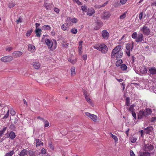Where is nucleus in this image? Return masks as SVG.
<instances>
[{"label": "nucleus", "instance_id": "c85d7f7f", "mask_svg": "<svg viewBox=\"0 0 156 156\" xmlns=\"http://www.w3.org/2000/svg\"><path fill=\"white\" fill-rule=\"evenodd\" d=\"M71 76H74L76 74L75 67H72L71 68Z\"/></svg>", "mask_w": 156, "mask_h": 156}, {"label": "nucleus", "instance_id": "a19ab883", "mask_svg": "<svg viewBox=\"0 0 156 156\" xmlns=\"http://www.w3.org/2000/svg\"><path fill=\"white\" fill-rule=\"evenodd\" d=\"M112 137L114 140L115 142H117L118 140V139L117 137L115 135H114L113 134L111 133H110Z\"/></svg>", "mask_w": 156, "mask_h": 156}, {"label": "nucleus", "instance_id": "473e14b6", "mask_svg": "<svg viewBox=\"0 0 156 156\" xmlns=\"http://www.w3.org/2000/svg\"><path fill=\"white\" fill-rule=\"evenodd\" d=\"M150 152H148L147 151H145L142 153L140 155V156H150Z\"/></svg>", "mask_w": 156, "mask_h": 156}, {"label": "nucleus", "instance_id": "6e6d98bb", "mask_svg": "<svg viewBox=\"0 0 156 156\" xmlns=\"http://www.w3.org/2000/svg\"><path fill=\"white\" fill-rule=\"evenodd\" d=\"M131 113H132V115L133 116V117L134 118V119H136V114L135 112H134V111L132 112H131Z\"/></svg>", "mask_w": 156, "mask_h": 156}, {"label": "nucleus", "instance_id": "37998d69", "mask_svg": "<svg viewBox=\"0 0 156 156\" xmlns=\"http://www.w3.org/2000/svg\"><path fill=\"white\" fill-rule=\"evenodd\" d=\"M32 32V30H28L26 34V36L27 37H29L30 36Z\"/></svg>", "mask_w": 156, "mask_h": 156}, {"label": "nucleus", "instance_id": "6ab92c4d", "mask_svg": "<svg viewBox=\"0 0 156 156\" xmlns=\"http://www.w3.org/2000/svg\"><path fill=\"white\" fill-rule=\"evenodd\" d=\"M149 71L151 74L153 75L156 74V69L154 67H151L150 68Z\"/></svg>", "mask_w": 156, "mask_h": 156}, {"label": "nucleus", "instance_id": "bf43d9fd", "mask_svg": "<svg viewBox=\"0 0 156 156\" xmlns=\"http://www.w3.org/2000/svg\"><path fill=\"white\" fill-rule=\"evenodd\" d=\"M16 21L17 22V23L18 24L19 23H21L22 22V18L20 17H19L18 20H17Z\"/></svg>", "mask_w": 156, "mask_h": 156}, {"label": "nucleus", "instance_id": "ea45409f", "mask_svg": "<svg viewBox=\"0 0 156 156\" xmlns=\"http://www.w3.org/2000/svg\"><path fill=\"white\" fill-rule=\"evenodd\" d=\"M127 12H124L123 14L119 16V18L120 19H123L126 17V14Z\"/></svg>", "mask_w": 156, "mask_h": 156}, {"label": "nucleus", "instance_id": "4c0bfd02", "mask_svg": "<svg viewBox=\"0 0 156 156\" xmlns=\"http://www.w3.org/2000/svg\"><path fill=\"white\" fill-rule=\"evenodd\" d=\"M43 122L44 124V126L45 127H47L49 126V123L47 120L44 119Z\"/></svg>", "mask_w": 156, "mask_h": 156}, {"label": "nucleus", "instance_id": "c9c22d12", "mask_svg": "<svg viewBox=\"0 0 156 156\" xmlns=\"http://www.w3.org/2000/svg\"><path fill=\"white\" fill-rule=\"evenodd\" d=\"M71 32L73 34H76L77 33V30L75 28L72 29L70 30Z\"/></svg>", "mask_w": 156, "mask_h": 156}, {"label": "nucleus", "instance_id": "9b49d317", "mask_svg": "<svg viewBox=\"0 0 156 156\" xmlns=\"http://www.w3.org/2000/svg\"><path fill=\"white\" fill-rule=\"evenodd\" d=\"M23 54L22 51H15L12 53V56L14 58H17L21 56Z\"/></svg>", "mask_w": 156, "mask_h": 156}, {"label": "nucleus", "instance_id": "4468645a", "mask_svg": "<svg viewBox=\"0 0 156 156\" xmlns=\"http://www.w3.org/2000/svg\"><path fill=\"white\" fill-rule=\"evenodd\" d=\"M144 111H140L138 115V118L139 119H142L143 116H146V114H145Z\"/></svg>", "mask_w": 156, "mask_h": 156}, {"label": "nucleus", "instance_id": "58836bf2", "mask_svg": "<svg viewBox=\"0 0 156 156\" xmlns=\"http://www.w3.org/2000/svg\"><path fill=\"white\" fill-rule=\"evenodd\" d=\"M7 127H5L2 130L0 131V136H2V135L4 133L5 131L6 130Z\"/></svg>", "mask_w": 156, "mask_h": 156}, {"label": "nucleus", "instance_id": "1a4fd4ad", "mask_svg": "<svg viewBox=\"0 0 156 156\" xmlns=\"http://www.w3.org/2000/svg\"><path fill=\"white\" fill-rule=\"evenodd\" d=\"M13 57L11 56H3L1 59V61L3 62H6L11 61L13 59Z\"/></svg>", "mask_w": 156, "mask_h": 156}, {"label": "nucleus", "instance_id": "603ef678", "mask_svg": "<svg viewBox=\"0 0 156 156\" xmlns=\"http://www.w3.org/2000/svg\"><path fill=\"white\" fill-rule=\"evenodd\" d=\"M69 45V44L68 43H65V42L62 44V45L63 47L64 48H67Z\"/></svg>", "mask_w": 156, "mask_h": 156}, {"label": "nucleus", "instance_id": "774afa93", "mask_svg": "<svg viewBox=\"0 0 156 156\" xmlns=\"http://www.w3.org/2000/svg\"><path fill=\"white\" fill-rule=\"evenodd\" d=\"M130 156H135V155L132 151H130Z\"/></svg>", "mask_w": 156, "mask_h": 156}, {"label": "nucleus", "instance_id": "cd10ccee", "mask_svg": "<svg viewBox=\"0 0 156 156\" xmlns=\"http://www.w3.org/2000/svg\"><path fill=\"white\" fill-rule=\"evenodd\" d=\"M123 53L122 51L120 50L117 54L116 58H121L122 55Z\"/></svg>", "mask_w": 156, "mask_h": 156}, {"label": "nucleus", "instance_id": "a18cd8bd", "mask_svg": "<svg viewBox=\"0 0 156 156\" xmlns=\"http://www.w3.org/2000/svg\"><path fill=\"white\" fill-rule=\"evenodd\" d=\"M15 5V3L13 2L9 3L8 5V6L9 8H11L13 7Z\"/></svg>", "mask_w": 156, "mask_h": 156}, {"label": "nucleus", "instance_id": "5fc2aeb1", "mask_svg": "<svg viewBox=\"0 0 156 156\" xmlns=\"http://www.w3.org/2000/svg\"><path fill=\"white\" fill-rule=\"evenodd\" d=\"M127 0H120V2L122 5L125 4L127 2Z\"/></svg>", "mask_w": 156, "mask_h": 156}, {"label": "nucleus", "instance_id": "5701e85b", "mask_svg": "<svg viewBox=\"0 0 156 156\" xmlns=\"http://www.w3.org/2000/svg\"><path fill=\"white\" fill-rule=\"evenodd\" d=\"M41 31L42 30L40 28L36 29L35 32L36 34V36L37 37H40L41 34Z\"/></svg>", "mask_w": 156, "mask_h": 156}, {"label": "nucleus", "instance_id": "0eeeda50", "mask_svg": "<svg viewBox=\"0 0 156 156\" xmlns=\"http://www.w3.org/2000/svg\"><path fill=\"white\" fill-rule=\"evenodd\" d=\"M111 16V14L108 12H104L101 14V18L104 20H107Z\"/></svg>", "mask_w": 156, "mask_h": 156}, {"label": "nucleus", "instance_id": "2eb2a0df", "mask_svg": "<svg viewBox=\"0 0 156 156\" xmlns=\"http://www.w3.org/2000/svg\"><path fill=\"white\" fill-rule=\"evenodd\" d=\"M95 11L94 9L90 8L89 9L87 12V15L89 16H91L95 13Z\"/></svg>", "mask_w": 156, "mask_h": 156}, {"label": "nucleus", "instance_id": "6e6552de", "mask_svg": "<svg viewBox=\"0 0 156 156\" xmlns=\"http://www.w3.org/2000/svg\"><path fill=\"white\" fill-rule=\"evenodd\" d=\"M121 46L120 45H118L115 47L112 50L111 56L112 58H113L115 57V55L116 53L117 54L118 51H120L121 49Z\"/></svg>", "mask_w": 156, "mask_h": 156}, {"label": "nucleus", "instance_id": "39448f33", "mask_svg": "<svg viewBox=\"0 0 156 156\" xmlns=\"http://www.w3.org/2000/svg\"><path fill=\"white\" fill-rule=\"evenodd\" d=\"M154 149V147L151 144H146L145 141L144 142V145L143 147V150L145 151H147L150 152L151 151Z\"/></svg>", "mask_w": 156, "mask_h": 156}, {"label": "nucleus", "instance_id": "f3484780", "mask_svg": "<svg viewBox=\"0 0 156 156\" xmlns=\"http://www.w3.org/2000/svg\"><path fill=\"white\" fill-rule=\"evenodd\" d=\"M51 29V27L50 26L47 25L43 26L42 27V29L44 30H50Z\"/></svg>", "mask_w": 156, "mask_h": 156}, {"label": "nucleus", "instance_id": "dca6fc26", "mask_svg": "<svg viewBox=\"0 0 156 156\" xmlns=\"http://www.w3.org/2000/svg\"><path fill=\"white\" fill-rule=\"evenodd\" d=\"M147 69L145 67H141L140 70V74H146L147 72Z\"/></svg>", "mask_w": 156, "mask_h": 156}, {"label": "nucleus", "instance_id": "f257e3e1", "mask_svg": "<svg viewBox=\"0 0 156 156\" xmlns=\"http://www.w3.org/2000/svg\"><path fill=\"white\" fill-rule=\"evenodd\" d=\"M93 48L95 49L101 51L103 53H106L108 51V48L106 45L102 43L100 44H96L94 46Z\"/></svg>", "mask_w": 156, "mask_h": 156}, {"label": "nucleus", "instance_id": "7ed1b4c3", "mask_svg": "<svg viewBox=\"0 0 156 156\" xmlns=\"http://www.w3.org/2000/svg\"><path fill=\"white\" fill-rule=\"evenodd\" d=\"M45 42L51 51L55 50L56 48L57 43L55 41L53 42L51 40L47 39L45 40Z\"/></svg>", "mask_w": 156, "mask_h": 156}, {"label": "nucleus", "instance_id": "ddd939ff", "mask_svg": "<svg viewBox=\"0 0 156 156\" xmlns=\"http://www.w3.org/2000/svg\"><path fill=\"white\" fill-rule=\"evenodd\" d=\"M28 49L31 52H33L35 51V47L33 45L29 44L28 45Z\"/></svg>", "mask_w": 156, "mask_h": 156}, {"label": "nucleus", "instance_id": "f704fd0d", "mask_svg": "<svg viewBox=\"0 0 156 156\" xmlns=\"http://www.w3.org/2000/svg\"><path fill=\"white\" fill-rule=\"evenodd\" d=\"M120 68L122 70H125L127 69V67L125 64H122L121 65Z\"/></svg>", "mask_w": 156, "mask_h": 156}, {"label": "nucleus", "instance_id": "393cba45", "mask_svg": "<svg viewBox=\"0 0 156 156\" xmlns=\"http://www.w3.org/2000/svg\"><path fill=\"white\" fill-rule=\"evenodd\" d=\"M144 111L145 112V114H146V116L151 115L152 112L151 109L149 108H146L145 110Z\"/></svg>", "mask_w": 156, "mask_h": 156}, {"label": "nucleus", "instance_id": "2f4dec72", "mask_svg": "<svg viewBox=\"0 0 156 156\" xmlns=\"http://www.w3.org/2000/svg\"><path fill=\"white\" fill-rule=\"evenodd\" d=\"M83 41H80L79 43V47L78 49L79 50L81 51L82 50V44H83Z\"/></svg>", "mask_w": 156, "mask_h": 156}, {"label": "nucleus", "instance_id": "de8ad7c7", "mask_svg": "<svg viewBox=\"0 0 156 156\" xmlns=\"http://www.w3.org/2000/svg\"><path fill=\"white\" fill-rule=\"evenodd\" d=\"M9 109H8V111L7 112V113H6V114L3 117V119H6L9 116Z\"/></svg>", "mask_w": 156, "mask_h": 156}, {"label": "nucleus", "instance_id": "0e129e2a", "mask_svg": "<svg viewBox=\"0 0 156 156\" xmlns=\"http://www.w3.org/2000/svg\"><path fill=\"white\" fill-rule=\"evenodd\" d=\"M78 5H82V3L79 1V0H73Z\"/></svg>", "mask_w": 156, "mask_h": 156}, {"label": "nucleus", "instance_id": "f03ea898", "mask_svg": "<svg viewBox=\"0 0 156 156\" xmlns=\"http://www.w3.org/2000/svg\"><path fill=\"white\" fill-rule=\"evenodd\" d=\"M132 37L135 39V41L137 42L144 41V37L143 34L141 33L138 34L136 32H134L132 35Z\"/></svg>", "mask_w": 156, "mask_h": 156}, {"label": "nucleus", "instance_id": "7c9ffc66", "mask_svg": "<svg viewBox=\"0 0 156 156\" xmlns=\"http://www.w3.org/2000/svg\"><path fill=\"white\" fill-rule=\"evenodd\" d=\"M126 105L129 106L130 105V99L129 97H127L126 98Z\"/></svg>", "mask_w": 156, "mask_h": 156}, {"label": "nucleus", "instance_id": "864d4df0", "mask_svg": "<svg viewBox=\"0 0 156 156\" xmlns=\"http://www.w3.org/2000/svg\"><path fill=\"white\" fill-rule=\"evenodd\" d=\"M9 128L11 130H14L16 128L15 125L13 124L10 125L9 126Z\"/></svg>", "mask_w": 156, "mask_h": 156}, {"label": "nucleus", "instance_id": "aec40b11", "mask_svg": "<svg viewBox=\"0 0 156 156\" xmlns=\"http://www.w3.org/2000/svg\"><path fill=\"white\" fill-rule=\"evenodd\" d=\"M27 151L25 149H23L19 154L20 156H25L27 154Z\"/></svg>", "mask_w": 156, "mask_h": 156}, {"label": "nucleus", "instance_id": "f8f14e48", "mask_svg": "<svg viewBox=\"0 0 156 156\" xmlns=\"http://www.w3.org/2000/svg\"><path fill=\"white\" fill-rule=\"evenodd\" d=\"M34 67L35 69H39L41 66V64L38 62H35L33 63Z\"/></svg>", "mask_w": 156, "mask_h": 156}, {"label": "nucleus", "instance_id": "4d7b16f0", "mask_svg": "<svg viewBox=\"0 0 156 156\" xmlns=\"http://www.w3.org/2000/svg\"><path fill=\"white\" fill-rule=\"evenodd\" d=\"M12 47H9L7 48H6L5 50L6 51H7L8 52L10 51H11L12 49Z\"/></svg>", "mask_w": 156, "mask_h": 156}, {"label": "nucleus", "instance_id": "c03bdc74", "mask_svg": "<svg viewBox=\"0 0 156 156\" xmlns=\"http://www.w3.org/2000/svg\"><path fill=\"white\" fill-rule=\"evenodd\" d=\"M87 7L85 5H83L81 6V9L82 11L85 12H87Z\"/></svg>", "mask_w": 156, "mask_h": 156}, {"label": "nucleus", "instance_id": "e2e57ef3", "mask_svg": "<svg viewBox=\"0 0 156 156\" xmlns=\"http://www.w3.org/2000/svg\"><path fill=\"white\" fill-rule=\"evenodd\" d=\"M46 151L45 149H44V148H42L41 149V153L42 154H45L46 153Z\"/></svg>", "mask_w": 156, "mask_h": 156}, {"label": "nucleus", "instance_id": "423d86ee", "mask_svg": "<svg viewBox=\"0 0 156 156\" xmlns=\"http://www.w3.org/2000/svg\"><path fill=\"white\" fill-rule=\"evenodd\" d=\"M140 30L146 35H148L150 33V29L147 27L144 26L140 28Z\"/></svg>", "mask_w": 156, "mask_h": 156}, {"label": "nucleus", "instance_id": "20e7f679", "mask_svg": "<svg viewBox=\"0 0 156 156\" xmlns=\"http://www.w3.org/2000/svg\"><path fill=\"white\" fill-rule=\"evenodd\" d=\"M134 42L132 41L131 43H128L126 44V52L127 55L129 56L130 55V52L133 48Z\"/></svg>", "mask_w": 156, "mask_h": 156}, {"label": "nucleus", "instance_id": "79ce46f5", "mask_svg": "<svg viewBox=\"0 0 156 156\" xmlns=\"http://www.w3.org/2000/svg\"><path fill=\"white\" fill-rule=\"evenodd\" d=\"M68 61L73 64H74L76 62V60L75 59H73L70 58L68 59Z\"/></svg>", "mask_w": 156, "mask_h": 156}, {"label": "nucleus", "instance_id": "a211bd4d", "mask_svg": "<svg viewBox=\"0 0 156 156\" xmlns=\"http://www.w3.org/2000/svg\"><path fill=\"white\" fill-rule=\"evenodd\" d=\"M61 28L63 31L67 30L69 28L68 24L64 23L61 26Z\"/></svg>", "mask_w": 156, "mask_h": 156}, {"label": "nucleus", "instance_id": "b1692460", "mask_svg": "<svg viewBox=\"0 0 156 156\" xmlns=\"http://www.w3.org/2000/svg\"><path fill=\"white\" fill-rule=\"evenodd\" d=\"M36 147H38L40 146H43V143L40 140L37 139L36 140Z\"/></svg>", "mask_w": 156, "mask_h": 156}, {"label": "nucleus", "instance_id": "9d476101", "mask_svg": "<svg viewBox=\"0 0 156 156\" xmlns=\"http://www.w3.org/2000/svg\"><path fill=\"white\" fill-rule=\"evenodd\" d=\"M101 34L103 37L105 39H107L109 37V34L106 30L102 31Z\"/></svg>", "mask_w": 156, "mask_h": 156}, {"label": "nucleus", "instance_id": "8fccbe9b", "mask_svg": "<svg viewBox=\"0 0 156 156\" xmlns=\"http://www.w3.org/2000/svg\"><path fill=\"white\" fill-rule=\"evenodd\" d=\"M85 115L86 116L90 118L91 116L93 114H90V113L88 112H85Z\"/></svg>", "mask_w": 156, "mask_h": 156}, {"label": "nucleus", "instance_id": "4be33fe9", "mask_svg": "<svg viewBox=\"0 0 156 156\" xmlns=\"http://www.w3.org/2000/svg\"><path fill=\"white\" fill-rule=\"evenodd\" d=\"M153 129V128L152 126H149L147 127L145 129V131L146 133H149Z\"/></svg>", "mask_w": 156, "mask_h": 156}, {"label": "nucleus", "instance_id": "052dcab7", "mask_svg": "<svg viewBox=\"0 0 156 156\" xmlns=\"http://www.w3.org/2000/svg\"><path fill=\"white\" fill-rule=\"evenodd\" d=\"M136 140L137 139L136 137H132L131 139V141L132 143H134L136 141Z\"/></svg>", "mask_w": 156, "mask_h": 156}, {"label": "nucleus", "instance_id": "3c124183", "mask_svg": "<svg viewBox=\"0 0 156 156\" xmlns=\"http://www.w3.org/2000/svg\"><path fill=\"white\" fill-rule=\"evenodd\" d=\"M10 113L12 116H13L15 115L16 112L12 108L11 110H10Z\"/></svg>", "mask_w": 156, "mask_h": 156}, {"label": "nucleus", "instance_id": "bb28decb", "mask_svg": "<svg viewBox=\"0 0 156 156\" xmlns=\"http://www.w3.org/2000/svg\"><path fill=\"white\" fill-rule=\"evenodd\" d=\"M90 119L93 121L96 122L98 120V117L97 115L93 114Z\"/></svg>", "mask_w": 156, "mask_h": 156}, {"label": "nucleus", "instance_id": "13d9d810", "mask_svg": "<svg viewBox=\"0 0 156 156\" xmlns=\"http://www.w3.org/2000/svg\"><path fill=\"white\" fill-rule=\"evenodd\" d=\"M29 154L30 156H35L34 153L32 151H29Z\"/></svg>", "mask_w": 156, "mask_h": 156}, {"label": "nucleus", "instance_id": "680f3d73", "mask_svg": "<svg viewBox=\"0 0 156 156\" xmlns=\"http://www.w3.org/2000/svg\"><path fill=\"white\" fill-rule=\"evenodd\" d=\"M82 58L84 60H86L87 59V55L86 54L83 55L82 56Z\"/></svg>", "mask_w": 156, "mask_h": 156}, {"label": "nucleus", "instance_id": "a878e982", "mask_svg": "<svg viewBox=\"0 0 156 156\" xmlns=\"http://www.w3.org/2000/svg\"><path fill=\"white\" fill-rule=\"evenodd\" d=\"M9 137L12 139H14L16 136L15 133L13 131H11L9 134Z\"/></svg>", "mask_w": 156, "mask_h": 156}, {"label": "nucleus", "instance_id": "338daca9", "mask_svg": "<svg viewBox=\"0 0 156 156\" xmlns=\"http://www.w3.org/2000/svg\"><path fill=\"white\" fill-rule=\"evenodd\" d=\"M72 22L73 23H76L77 22V20L76 18H74L72 19Z\"/></svg>", "mask_w": 156, "mask_h": 156}, {"label": "nucleus", "instance_id": "09e8293b", "mask_svg": "<svg viewBox=\"0 0 156 156\" xmlns=\"http://www.w3.org/2000/svg\"><path fill=\"white\" fill-rule=\"evenodd\" d=\"M49 147L52 150H54V147L52 144V143L51 142H49L48 144Z\"/></svg>", "mask_w": 156, "mask_h": 156}, {"label": "nucleus", "instance_id": "412c9836", "mask_svg": "<svg viewBox=\"0 0 156 156\" xmlns=\"http://www.w3.org/2000/svg\"><path fill=\"white\" fill-rule=\"evenodd\" d=\"M135 106V105L133 104L130 105L129 108L128 107H127L126 109L129 111L132 112L134 111V108Z\"/></svg>", "mask_w": 156, "mask_h": 156}, {"label": "nucleus", "instance_id": "69168bd1", "mask_svg": "<svg viewBox=\"0 0 156 156\" xmlns=\"http://www.w3.org/2000/svg\"><path fill=\"white\" fill-rule=\"evenodd\" d=\"M54 11L56 13H58L59 12V10L56 8H54Z\"/></svg>", "mask_w": 156, "mask_h": 156}, {"label": "nucleus", "instance_id": "49530a36", "mask_svg": "<svg viewBox=\"0 0 156 156\" xmlns=\"http://www.w3.org/2000/svg\"><path fill=\"white\" fill-rule=\"evenodd\" d=\"M44 7L47 10L50 9L49 5L47 3H45L44 5Z\"/></svg>", "mask_w": 156, "mask_h": 156}, {"label": "nucleus", "instance_id": "c756f323", "mask_svg": "<svg viewBox=\"0 0 156 156\" xmlns=\"http://www.w3.org/2000/svg\"><path fill=\"white\" fill-rule=\"evenodd\" d=\"M84 95L85 98L87 101L89 103H91L90 99L88 97L87 95L85 93H84Z\"/></svg>", "mask_w": 156, "mask_h": 156}, {"label": "nucleus", "instance_id": "e433bc0d", "mask_svg": "<svg viewBox=\"0 0 156 156\" xmlns=\"http://www.w3.org/2000/svg\"><path fill=\"white\" fill-rule=\"evenodd\" d=\"M14 150L11 151L10 152L7 153L5 156H12L14 153Z\"/></svg>", "mask_w": 156, "mask_h": 156}, {"label": "nucleus", "instance_id": "72a5a7b5", "mask_svg": "<svg viewBox=\"0 0 156 156\" xmlns=\"http://www.w3.org/2000/svg\"><path fill=\"white\" fill-rule=\"evenodd\" d=\"M122 63V60L121 59H119L115 63L116 66H121V64Z\"/></svg>", "mask_w": 156, "mask_h": 156}]
</instances>
